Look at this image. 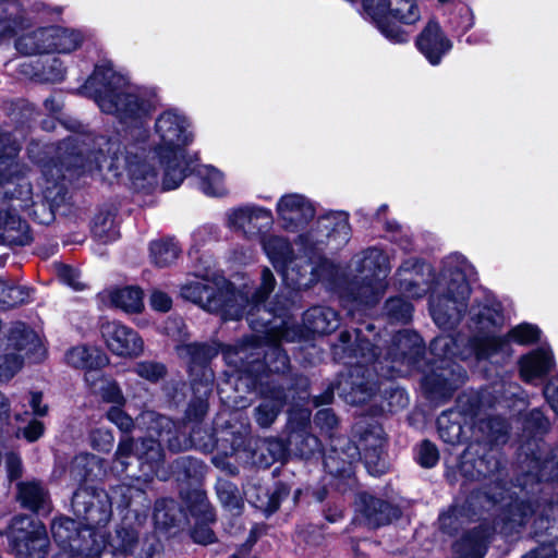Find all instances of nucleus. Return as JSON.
I'll use <instances>...</instances> for the list:
<instances>
[{"instance_id": "4c0bfd02", "label": "nucleus", "mask_w": 558, "mask_h": 558, "mask_svg": "<svg viewBox=\"0 0 558 558\" xmlns=\"http://www.w3.org/2000/svg\"><path fill=\"white\" fill-rule=\"evenodd\" d=\"M459 417L460 412L456 410L445 411L438 417V434L445 442L451 445L460 442L462 437V425Z\"/></svg>"}, {"instance_id": "2f4dec72", "label": "nucleus", "mask_w": 558, "mask_h": 558, "mask_svg": "<svg viewBox=\"0 0 558 558\" xmlns=\"http://www.w3.org/2000/svg\"><path fill=\"white\" fill-rule=\"evenodd\" d=\"M19 68L22 75L46 83L61 82L65 73L62 62L57 58L51 59L47 65L39 66L38 63L25 61Z\"/></svg>"}, {"instance_id": "5701e85b", "label": "nucleus", "mask_w": 558, "mask_h": 558, "mask_svg": "<svg viewBox=\"0 0 558 558\" xmlns=\"http://www.w3.org/2000/svg\"><path fill=\"white\" fill-rule=\"evenodd\" d=\"M555 356L549 345H542L523 354L518 362L520 377L525 383L544 378L555 367Z\"/></svg>"}, {"instance_id": "09e8293b", "label": "nucleus", "mask_w": 558, "mask_h": 558, "mask_svg": "<svg viewBox=\"0 0 558 558\" xmlns=\"http://www.w3.org/2000/svg\"><path fill=\"white\" fill-rule=\"evenodd\" d=\"M452 32L460 38L466 34L475 24V16L471 8L462 5L457 10L454 16L449 20Z\"/></svg>"}, {"instance_id": "603ef678", "label": "nucleus", "mask_w": 558, "mask_h": 558, "mask_svg": "<svg viewBox=\"0 0 558 558\" xmlns=\"http://www.w3.org/2000/svg\"><path fill=\"white\" fill-rule=\"evenodd\" d=\"M289 495V488L283 484H278L270 494H266L264 499H258L256 507L270 514L280 506L282 499Z\"/></svg>"}, {"instance_id": "0e129e2a", "label": "nucleus", "mask_w": 558, "mask_h": 558, "mask_svg": "<svg viewBox=\"0 0 558 558\" xmlns=\"http://www.w3.org/2000/svg\"><path fill=\"white\" fill-rule=\"evenodd\" d=\"M460 513H461V510L457 506H453L447 512L440 514V517H439L440 529L448 534H452L453 532H456L458 529L456 521L458 520V515Z\"/></svg>"}, {"instance_id": "a211bd4d", "label": "nucleus", "mask_w": 558, "mask_h": 558, "mask_svg": "<svg viewBox=\"0 0 558 558\" xmlns=\"http://www.w3.org/2000/svg\"><path fill=\"white\" fill-rule=\"evenodd\" d=\"M100 332L108 350L118 356L137 357L144 351L142 337L120 322H104Z\"/></svg>"}, {"instance_id": "f03ea898", "label": "nucleus", "mask_w": 558, "mask_h": 558, "mask_svg": "<svg viewBox=\"0 0 558 558\" xmlns=\"http://www.w3.org/2000/svg\"><path fill=\"white\" fill-rule=\"evenodd\" d=\"M469 316L470 328L478 335L468 340L463 348L462 338L451 335L436 337L430 343L433 361L428 372L423 366V340L414 331L397 332L385 355L375 352L377 344L371 343L362 329H355L353 333L342 331L333 345V355L350 369L340 376L335 387L338 395L347 403L362 404L379 390L374 374L381 378H396L421 371L425 373L422 379L425 396L430 401L441 402L451 397L466 376L456 359L465 360L472 354L477 359L509 357L512 354L511 343L532 345L542 336L538 326L530 323L512 327L505 336L496 335V329L505 323V316L501 304L495 300L485 299L483 303L473 304Z\"/></svg>"}, {"instance_id": "dca6fc26", "label": "nucleus", "mask_w": 558, "mask_h": 558, "mask_svg": "<svg viewBox=\"0 0 558 558\" xmlns=\"http://www.w3.org/2000/svg\"><path fill=\"white\" fill-rule=\"evenodd\" d=\"M355 432L359 434V440L354 447H350V451L363 458L365 468L369 474L379 476L387 470L384 457V430L379 425H368L364 428L362 425H355Z\"/></svg>"}, {"instance_id": "ea45409f", "label": "nucleus", "mask_w": 558, "mask_h": 558, "mask_svg": "<svg viewBox=\"0 0 558 558\" xmlns=\"http://www.w3.org/2000/svg\"><path fill=\"white\" fill-rule=\"evenodd\" d=\"M173 473L179 481H198L204 475L205 465L198 459L181 457L173 462Z\"/></svg>"}, {"instance_id": "b1692460", "label": "nucleus", "mask_w": 558, "mask_h": 558, "mask_svg": "<svg viewBox=\"0 0 558 558\" xmlns=\"http://www.w3.org/2000/svg\"><path fill=\"white\" fill-rule=\"evenodd\" d=\"M175 350L178 356L189 364L192 383L195 379L197 384H202L203 373L211 371L208 363L218 354V348L214 344L194 342L178 344Z\"/></svg>"}, {"instance_id": "c9c22d12", "label": "nucleus", "mask_w": 558, "mask_h": 558, "mask_svg": "<svg viewBox=\"0 0 558 558\" xmlns=\"http://www.w3.org/2000/svg\"><path fill=\"white\" fill-rule=\"evenodd\" d=\"M356 457L354 451L340 453L337 448H333L330 453L325 456L324 466L330 475L350 481L353 475V461Z\"/></svg>"}, {"instance_id": "79ce46f5", "label": "nucleus", "mask_w": 558, "mask_h": 558, "mask_svg": "<svg viewBox=\"0 0 558 558\" xmlns=\"http://www.w3.org/2000/svg\"><path fill=\"white\" fill-rule=\"evenodd\" d=\"M216 490L218 498L225 508L230 511H235L236 513L240 512L243 506V500L238 487L233 483L227 480H218Z\"/></svg>"}, {"instance_id": "e2e57ef3", "label": "nucleus", "mask_w": 558, "mask_h": 558, "mask_svg": "<svg viewBox=\"0 0 558 558\" xmlns=\"http://www.w3.org/2000/svg\"><path fill=\"white\" fill-rule=\"evenodd\" d=\"M44 424L37 420H32L27 426L16 430V437H24L27 441L33 442L39 439L44 434Z\"/></svg>"}, {"instance_id": "6e6d98bb", "label": "nucleus", "mask_w": 558, "mask_h": 558, "mask_svg": "<svg viewBox=\"0 0 558 558\" xmlns=\"http://www.w3.org/2000/svg\"><path fill=\"white\" fill-rule=\"evenodd\" d=\"M122 408L123 407H111L107 412V418L122 433L128 434L134 428V421Z\"/></svg>"}, {"instance_id": "774afa93", "label": "nucleus", "mask_w": 558, "mask_h": 558, "mask_svg": "<svg viewBox=\"0 0 558 558\" xmlns=\"http://www.w3.org/2000/svg\"><path fill=\"white\" fill-rule=\"evenodd\" d=\"M522 558H557V551L553 542H550L548 544H542L537 548L525 554Z\"/></svg>"}, {"instance_id": "a18cd8bd", "label": "nucleus", "mask_w": 558, "mask_h": 558, "mask_svg": "<svg viewBox=\"0 0 558 558\" xmlns=\"http://www.w3.org/2000/svg\"><path fill=\"white\" fill-rule=\"evenodd\" d=\"M113 498L117 496L121 497V506L124 508L132 509L135 504H140L143 510L149 508V500L147 499L145 492L142 487H134L131 485H121L113 490Z\"/></svg>"}, {"instance_id": "13d9d810", "label": "nucleus", "mask_w": 558, "mask_h": 558, "mask_svg": "<svg viewBox=\"0 0 558 558\" xmlns=\"http://www.w3.org/2000/svg\"><path fill=\"white\" fill-rule=\"evenodd\" d=\"M161 544L155 535H149L141 543L137 549L136 558H160Z\"/></svg>"}, {"instance_id": "69168bd1", "label": "nucleus", "mask_w": 558, "mask_h": 558, "mask_svg": "<svg viewBox=\"0 0 558 558\" xmlns=\"http://www.w3.org/2000/svg\"><path fill=\"white\" fill-rule=\"evenodd\" d=\"M149 304L155 311L168 312L172 306V300L167 293L154 290L149 298Z\"/></svg>"}, {"instance_id": "a19ab883", "label": "nucleus", "mask_w": 558, "mask_h": 558, "mask_svg": "<svg viewBox=\"0 0 558 558\" xmlns=\"http://www.w3.org/2000/svg\"><path fill=\"white\" fill-rule=\"evenodd\" d=\"M199 509L204 514V522L196 523L191 535L195 543L207 545L215 541V534L208 525V522L215 520V515L210 506L203 500L199 502Z\"/></svg>"}, {"instance_id": "58836bf2", "label": "nucleus", "mask_w": 558, "mask_h": 558, "mask_svg": "<svg viewBox=\"0 0 558 558\" xmlns=\"http://www.w3.org/2000/svg\"><path fill=\"white\" fill-rule=\"evenodd\" d=\"M289 445L284 441L277 438H268L262 441L258 450L260 451V457L258 463L268 468L274 462L280 461L286 458L288 452Z\"/></svg>"}, {"instance_id": "864d4df0", "label": "nucleus", "mask_w": 558, "mask_h": 558, "mask_svg": "<svg viewBox=\"0 0 558 558\" xmlns=\"http://www.w3.org/2000/svg\"><path fill=\"white\" fill-rule=\"evenodd\" d=\"M488 429L487 439L490 442H499L507 435L509 424L505 418L499 416L490 417L486 422L481 423V428Z\"/></svg>"}, {"instance_id": "bf43d9fd", "label": "nucleus", "mask_w": 558, "mask_h": 558, "mask_svg": "<svg viewBox=\"0 0 558 558\" xmlns=\"http://www.w3.org/2000/svg\"><path fill=\"white\" fill-rule=\"evenodd\" d=\"M90 440L95 449L107 452L112 448L114 438L109 429L98 428L92 432Z\"/></svg>"}, {"instance_id": "ddd939ff", "label": "nucleus", "mask_w": 558, "mask_h": 558, "mask_svg": "<svg viewBox=\"0 0 558 558\" xmlns=\"http://www.w3.org/2000/svg\"><path fill=\"white\" fill-rule=\"evenodd\" d=\"M351 238L349 215L345 211H329L317 218L315 223L298 238L299 245L306 253L319 255L325 248L338 250Z\"/></svg>"}, {"instance_id": "1a4fd4ad", "label": "nucleus", "mask_w": 558, "mask_h": 558, "mask_svg": "<svg viewBox=\"0 0 558 558\" xmlns=\"http://www.w3.org/2000/svg\"><path fill=\"white\" fill-rule=\"evenodd\" d=\"M181 296L207 312L219 314L225 320H236L246 315L248 322L250 313H256L255 292L248 299L235 292L221 276H196L181 287Z\"/></svg>"}, {"instance_id": "423d86ee", "label": "nucleus", "mask_w": 558, "mask_h": 558, "mask_svg": "<svg viewBox=\"0 0 558 558\" xmlns=\"http://www.w3.org/2000/svg\"><path fill=\"white\" fill-rule=\"evenodd\" d=\"M430 267L416 258L405 259L396 271L399 291L407 298L420 299L429 290V311L435 324L442 329L456 327L468 308L471 294L469 280L475 275L473 266L459 254L448 255L433 286L425 276Z\"/></svg>"}, {"instance_id": "7c9ffc66", "label": "nucleus", "mask_w": 558, "mask_h": 558, "mask_svg": "<svg viewBox=\"0 0 558 558\" xmlns=\"http://www.w3.org/2000/svg\"><path fill=\"white\" fill-rule=\"evenodd\" d=\"M213 371H205L203 373L202 384H197L195 379L194 383H192V389L195 398L190 402L186 410V416L190 421H198L206 414L208 409L207 398L213 390Z\"/></svg>"}, {"instance_id": "6e6552de", "label": "nucleus", "mask_w": 558, "mask_h": 558, "mask_svg": "<svg viewBox=\"0 0 558 558\" xmlns=\"http://www.w3.org/2000/svg\"><path fill=\"white\" fill-rule=\"evenodd\" d=\"M137 420L140 424H149L147 429L156 433L159 440L149 437L135 442L132 437L128 435L122 436L114 453L111 471L119 476L126 473L130 465L129 460L135 457L140 462L141 472L136 476L137 482L142 481L144 484H147L154 477L166 480V476L160 474V466L163 461L160 441H166L170 450L180 451L189 448L193 442V438H184L183 444H181L177 423L170 417L156 412H143Z\"/></svg>"}, {"instance_id": "9d476101", "label": "nucleus", "mask_w": 558, "mask_h": 558, "mask_svg": "<svg viewBox=\"0 0 558 558\" xmlns=\"http://www.w3.org/2000/svg\"><path fill=\"white\" fill-rule=\"evenodd\" d=\"M262 246L289 288L303 290L320 280V270L325 266V262L319 256L318 260L306 256H294L292 244L288 238L277 234L265 235L262 239Z\"/></svg>"}, {"instance_id": "5fc2aeb1", "label": "nucleus", "mask_w": 558, "mask_h": 558, "mask_svg": "<svg viewBox=\"0 0 558 558\" xmlns=\"http://www.w3.org/2000/svg\"><path fill=\"white\" fill-rule=\"evenodd\" d=\"M438 460L437 447L428 440L421 442L416 450V461L418 464L423 468H433L437 464Z\"/></svg>"}, {"instance_id": "72a5a7b5", "label": "nucleus", "mask_w": 558, "mask_h": 558, "mask_svg": "<svg viewBox=\"0 0 558 558\" xmlns=\"http://www.w3.org/2000/svg\"><path fill=\"white\" fill-rule=\"evenodd\" d=\"M199 179V190L210 197H222L228 194L223 173L217 168L208 165L199 166L196 170Z\"/></svg>"}, {"instance_id": "de8ad7c7", "label": "nucleus", "mask_w": 558, "mask_h": 558, "mask_svg": "<svg viewBox=\"0 0 558 558\" xmlns=\"http://www.w3.org/2000/svg\"><path fill=\"white\" fill-rule=\"evenodd\" d=\"M385 312L390 319L405 324L412 318L413 306L402 296H395L386 302Z\"/></svg>"}, {"instance_id": "f3484780", "label": "nucleus", "mask_w": 558, "mask_h": 558, "mask_svg": "<svg viewBox=\"0 0 558 558\" xmlns=\"http://www.w3.org/2000/svg\"><path fill=\"white\" fill-rule=\"evenodd\" d=\"M276 214L282 229L298 232L314 219L316 207L304 194L287 193L278 198Z\"/></svg>"}, {"instance_id": "4468645a", "label": "nucleus", "mask_w": 558, "mask_h": 558, "mask_svg": "<svg viewBox=\"0 0 558 558\" xmlns=\"http://www.w3.org/2000/svg\"><path fill=\"white\" fill-rule=\"evenodd\" d=\"M62 13V7L40 0L34 1L28 11L23 9L21 0H0V38L12 37L19 31L29 27V14L41 22H57Z\"/></svg>"}, {"instance_id": "bb28decb", "label": "nucleus", "mask_w": 558, "mask_h": 558, "mask_svg": "<svg viewBox=\"0 0 558 558\" xmlns=\"http://www.w3.org/2000/svg\"><path fill=\"white\" fill-rule=\"evenodd\" d=\"M0 238L15 245H26L32 240L28 225L14 211H0Z\"/></svg>"}, {"instance_id": "473e14b6", "label": "nucleus", "mask_w": 558, "mask_h": 558, "mask_svg": "<svg viewBox=\"0 0 558 558\" xmlns=\"http://www.w3.org/2000/svg\"><path fill=\"white\" fill-rule=\"evenodd\" d=\"M50 53H71L78 49L85 36L80 29L62 26H50Z\"/></svg>"}, {"instance_id": "9b49d317", "label": "nucleus", "mask_w": 558, "mask_h": 558, "mask_svg": "<svg viewBox=\"0 0 558 558\" xmlns=\"http://www.w3.org/2000/svg\"><path fill=\"white\" fill-rule=\"evenodd\" d=\"M351 268L357 274L359 282L351 290L352 307L349 313L354 315L355 310L376 304L387 289L386 278L391 266L389 256L379 247H368L353 256Z\"/></svg>"}, {"instance_id": "6ab92c4d", "label": "nucleus", "mask_w": 558, "mask_h": 558, "mask_svg": "<svg viewBox=\"0 0 558 558\" xmlns=\"http://www.w3.org/2000/svg\"><path fill=\"white\" fill-rule=\"evenodd\" d=\"M8 340L9 347L16 352L0 357V376L4 378H11L22 367V352L27 355L40 347L36 333L22 323L11 329Z\"/></svg>"}, {"instance_id": "f257e3e1", "label": "nucleus", "mask_w": 558, "mask_h": 558, "mask_svg": "<svg viewBox=\"0 0 558 558\" xmlns=\"http://www.w3.org/2000/svg\"><path fill=\"white\" fill-rule=\"evenodd\" d=\"M80 93L130 131L122 148L116 140L92 134H74L64 140L58 148L60 163L43 167V196L51 209L65 202V180L98 175L104 169L114 178L125 173L137 190L155 186L161 168L163 190L177 189L183 182L190 171L186 147L194 141L192 122L183 111L170 108L157 116L156 143L151 145L146 125L158 106L154 88L134 85L112 64L102 63L95 66Z\"/></svg>"}, {"instance_id": "f8f14e48", "label": "nucleus", "mask_w": 558, "mask_h": 558, "mask_svg": "<svg viewBox=\"0 0 558 558\" xmlns=\"http://www.w3.org/2000/svg\"><path fill=\"white\" fill-rule=\"evenodd\" d=\"M363 10L378 31L393 44L409 40L408 33L393 21L412 25L421 19L416 0H363Z\"/></svg>"}, {"instance_id": "aec40b11", "label": "nucleus", "mask_w": 558, "mask_h": 558, "mask_svg": "<svg viewBox=\"0 0 558 558\" xmlns=\"http://www.w3.org/2000/svg\"><path fill=\"white\" fill-rule=\"evenodd\" d=\"M272 213L258 206L231 208L225 214L226 226L233 231H241L247 236L257 235L272 225Z\"/></svg>"}, {"instance_id": "20e7f679", "label": "nucleus", "mask_w": 558, "mask_h": 558, "mask_svg": "<svg viewBox=\"0 0 558 558\" xmlns=\"http://www.w3.org/2000/svg\"><path fill=\"white\" fill-rule=\"evenodd\" d=\"M72 509L80 522L59 518L51 524L53 539L62 549L56 558H111L113 549L135 556L138 537L133 529L117 530L116 544L110 545L97 531L111 518V500L104 490L78 488L72 497Z\"/></svg>"}, {"instance_id": "39448f33", "label": "nucleus", "mask_w": 558, "mask_h": 558, "mask_svg": "<svg viewBox=\"0 0 558 558\" xmlns=\"http://www.w3.org/2000/svg\"><path fill=\"white\" fill-rule=\"evenodd\" d=\"M275 287L274 272L268 267H264L260 284L255 290L256 313L248 315V325L256 335L248 341L264 348L266 359L275 356V361L268 364L270 369L284 372L288 368L289 359L280 348V343L306 339L310 333H329L338 328L339 316L330 307L315 306L305 312L303 327H301L287 307H268L265 304Z\"/></svg>"}, {"instance_id": "c756f323", "label": "nucleus", "mask_w": 558, "mask_h": 558, "mask_svg": "<svg viewBox=\"0 0 558 558\" xmlns=\"http://www.w3.org/2000/svg\"><path fill=\"white\" fill-rule=\"evenodd\" d=\"M65 359L69 365L75 368H101L108 364L107 355L95 347L76 345L70 349Z\"/></svg>"}, {"instance_id": "c03bdc74", "label": "nucleus", "mask_w": 558, "mask_h": 558, "mask_svg": "<svg viewBox=\"0 0 558 558\" xmlns=\"http://www.w3.org/2000/svg\"><path fill=\"white\" fill-rule=\"evenodd\" d=\"M29 298L26 287L11 284L0 279V304L3 308L23 304Z\"/></svg>"}, {"instance_id": "2eb2a0df", "label": "nucleus", "mask_w": 558, "mask_h": 558, "mask_svg": "<svg viewBox=\"0 0 558 558\" xmlns=\"http://www.w3.org/2000/svg\"><path fill=\"white\" fill-rule=\"evenodd\" d=\"M8 538L16 558H46L48 555L49 538L45 525L28 517L13 519Z\"/></svg>"}, {"instance_id": "412c9836", "label": "nucleus", "mask_w": 558, "mask_h": 558, "mask_svg": "<svg viewBox=\"0 0 558 558\" xmlns=\"http://www.w3.org/2000/svg\"><path fill=\"white\" fill-rule=\"evenodd\" d=\"M311 418V409L302 408L300 410L289 411L288 445L291 451L302 458H308L317 451H320L319 439L307 432Z\"/></svg>"}, {"instance_id": "f704fd0d", "label": "nucleus", "mask_w": 558, "mask_h": 558, "mask_svg": "<svg viewBox=\"0 0 558 558\" xmlns=\"http://www.w3.org/2000/svg\"><path fill=\"white\" fill-rule=\"evenodd\" d=\"M17 498L22 506L33 511L48 510V496L38 482H23L17 485Z\"/></svg>"}, {"instance_id": "338daca9", "label": "nucleus", "mask_w": 558, "mask_h": 558, "mask_svg": "<svg viewBox=\"0 0 558 558\" xmlns=\"http://www.w3.org/2000/svg\"><path fill=\"white\" fill-rule=\"evenodd\" d=\"M544 396L550 408L558 415V375L553 377L544 387Z\"/></svg>"}, {"instance_id": "e433bc0d", "label": "nucleus", "mask_w": 558, "mask_h": 558, "mask_svg": "<svg viewBox=\"0 0 558 558\" xmlns=\"http://www.w3.org/2000/svg\"><path fill=\"white\" fill-rule=\"evenodd\" d=\"M149 252L153 264L168 267L178 259L181 248L173 239H160L150 243Z\"/></svg>"}, {"instance_id": "a878e982", "label": "nucleus", "mask_w": 558, "mask_h": 558, "mask_svg": "<svg viewBox=\"0 0 558 558\" xmlns=\"http://www.w3.org/2000/svg\"><path fill=\"white\" fill-rule=\"evenodd\" d=\"M492 531L480 525L453 545V558H484Z\"/></svg>"}, {"instance_id": "3c124183", "label": "nucleus", "mask_w": 558, "mask_h": 558, "mask_svg": "<svg viewBox=\"0 0 558 558\" xmlns=\"http://www.w3.org/2000/svg\"><path fill=\"white\" fill-rule=\"evenodd\" d=\"M140 377L156 383L166 375V366L159 362L144 361L135 364L133 368Z\"/></svg>"}, {"instance_id": "052dcab7", "label": "nucleus", "mask_w": 558, "mask_h": 558, "mask_svg": "<svg viewBox=\"0 0 558 558\" xmlns=\"http://www.w3.org/2000/svg\"><path fill=\"white\" fill-rule=\"evenodd\" d=\"M315 424L322 432L332 436V430L337 427L338 420L330 409H323L316 413Z\"/></svg>"}, {"instance_id": "7ed1b4c3", "label": "nucleus", "mask_w": 558, "mask_h": 558, "mask_svg": "<svg viewBox=\"0 0 558 558\" xmlns=\"http://www.w3.org/2000/svg\"><path fill=\"white\" fill-rule=\"evenodd\" d=\"M548 420L543 412L534 409L525 421V430L533 434V440L522 447L524 460L521 461L522 474L518 477V484L509 493L500 482V460L493 449L487 450L481 444L470 445L461 454L458 471L465 481H480L494 477V487L484 492L487 504L500 506L501 530L511 531L515 526L526 523L527 517L536 512L531 507L530 494L535 493V486L541 482L558 483V448L548 450L545 444L536 436L547 430ZM534 520L535 534L546 533L551 541L558 539V504H547L539 509Z\"/></svg>"}, {"instance_id": "c85d7f7f", "label": "nucleus", "mask_w": 558, "mask_h": 558, "mask_svg": "<svg viewBox=\"0 0 558 558\" xmlns=\"http://www.w3.org/2000/svg\"><path fill=\"white\" fill-rule=\"evenodd\" d=\"M50 26H41L15 39V49L24 56L50 53Z\"/></svg>"}, {"instance_id": "cd10ccee", "label": "nucleus", "mask_w": 558, "mask_h": 558, "mask_svg": "<svg viewBox=\"0 0 558 558\" xmlns=\"http://www.w3.org/2000/svg\"><path fill=\"white\" fill-rule=\"evenodd\" d=\"M104 296L117 308L129 313L136 314L144 308V293L141 288L128 286L122 288H113L104 293Z\"/></svg>"}, {"instance_id": "49530a36", "label": "nucleus", "mask_w": 558, "mask_h": 558, "mask_svg": "<svg viewBox=\"0 0 558 558\" xmlns=\"http://www.w3.org/2000/svg\"><path fill=\"white\" fill-rule=\"evenodd\" d=\"M178 507L172 499H160L155 504L154 521L159 529H169L177 520Z\"/></svg>"}, {"instance_id": "0eeeda50", "label": "nucleus", "mask_w": 558, "mask_h": 558, "mask_svg": "<svg viewBox=\"0 0 558 558\" xmlns=\"http://www.w3.org/2000/svg\"><path fill=\"white\" fill-rule=\"evenodd\" d=\"M226 363L233 367L231 377L235 378V388L245 386L248 390H258L263 397L262 402L255 409V421L263 427H269L282 410L287 395L283 388L270 376L279 374L270 369L268 364L275 361V356L266 359V350L256 343L244 341L240 345L223 351Z\"/></svg>"}, {"instance_id": "8fccbe9b", "label": "nucleus", "mask_w": 558, "mask_h": 558, "mask_svg": "<svg viewBox=\"0 0 558 558\" xmlns=\"http://www.w3.org/2000/svg\"><path fill=\"white\" fill-rule=\"evenodd\" d=\"M99 389L97 395H99L105 402L112 403V407H123L125 404L126 399L119 384L112 378L105 380L104 385L99 386Z\"/></svg>"}, {"instance_id": "680f3d73", "label": "nucleus", "mask_w": 558, "mask_h": 558, "mask_svg": "<svg viewBox=\"0 0 558 558\" xmlns=\"http://www.w3.org/2000/svg\"><path fill=\"white\" fill-rule=\"evenodd\" d=\"M163 331L178 340H184L187 337L185 324L181 317H169L163 325Z\"/></svg>"}, {"instance_id": "37998d69", "label": "nucleus", "mask_w": 558, "mask_h": 558, "mask_svg": "<svg viewBox=\"0 0 558 558\" xmlns=\"http://www.w3.org/2000/svg\"><path fill=\"white\" fill-rule=\"evenodd\" d=\"M92 231L102 242L113 241L119 236L114 216L110 211L99 213L94 218Z\"/></svg>"}, {"instance_id": "4be33fe9", "label": "nucleus", "mask_w": 558, "mask_h": 558, "mask_svg": "<svg viewBox=\"0 0 558 558\" xmlns=\"http://www.w3.org/2000/svg\"><path fill=\"white\" fill-rule=\"evenodd\" d=\"M418 51L432 65H438L444 56L452 49V41L435 20L428 21L426 26L416 38Z\"/></svg>"}, {"instance_id": "4d7b16f0", "label": "nucleus", "mask_w": 558, "mask_h": 558, "mask_svg": "<svg viewBox=\"0 0 558 558\" xmlns=\"http://www.w3.org/2000/svg\"><path fill=\"white\" fill-rule=\"evenodd\" d=\"M59 279L76 291H82L85 288V283L81 280V274L78 270L68 266L60 265L57 270Z\"/></svg>"}, {"instance_id": "393cba45", "label": "nucleus", "mask_w": 558, "mask_h": 558, "mask_svg": "<svg viewBox=\"0 0 558 558\" xmlns=\"http://www.w3.org/2000/svg\"><path fill=\"white\" fill-rule=\"evenodd\" d=\"M357 509L365 524L374 529L390 523L401 514L398 507L367 493L359 495Z\"/></svg>"}]
</instances>
